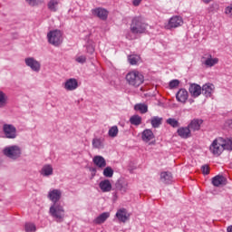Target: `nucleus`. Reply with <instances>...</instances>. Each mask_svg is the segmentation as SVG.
<instances>
[{"label": "nucleus", "mask_w": 232, "mask_h": 232, "mask_svg": "<svg viewBox=\"0 0 232 232\" xmlns=\"http://www.w3.org/2000/svg\"><path fill=\"white\" fill-rule=\"evenodd\" d=\"M148 24L146 22H144V18L142 16H134L131 19L130 31L134 35L140 34H146V28Z\"/></svg>", "instance_id": "f257e3e1"}, {"label": "nucleus", "mask_w": 232, "mask_h": 232, "mask_svg": "<svg viewBox=\"0 0 232 232\" xmlns=\"http://www.w3.org/2000/svg\"><path fill=\"white\" fill-rule=\"evenodd\" d=\"M65 213L63 203L53 204L49 208V215L58 223L64 222Z\"/></svg>", "instance_id": "f03ea898"}, {"label": "nucleus", "mask_w": 232, "mask_h": 232, "mask_svg": "<svg viewBox=\"0 0 232 232\" xmlns=\"http://www.w3.org/2000/svg\"><path fill=\"white\" fill-rule=\"evenodd\" d=\"M126 81L130 86L139 88L144 82V75L139 71H131L126 75Z\"/></svg>", "instance_id": "7ed1b4c3"}, {"label": "nucleus", "mask_w": 232, "mask_h": 232, "mask_svg": "<svg viewBox=\"0 0 232 232\" xmlns=\"http://www.w3.org/2000/svg\"><path fill=\"white\" fill-rule=\"evenodd\" d=\"M211 153L213 155H217L218 157H220L222 155V152L224 151V138L218 137L216 140H213V142L210 145L209 148Z\"/></svg>", "instance_id": "20e7f679"}, {"label": "nucleus", "mask_w": 232, "mask_h": 232, "mask_svg": "<svg viewBox=\"0 0 232 232\" xmlns=\"http://www.w3.org/2000/svg\"><path fill=\"white\" fill-rule=\"evenodd\" d=\"M47 39L50 44L61 46L63 44V34L59 30L50 31L47 34Z\"/></svg>", "instance_id": "39448f33"}, {"label": "nucleus", "mask_w": 232, "mask_h": 232, "mask_svg": "<svg viewBox=\"0 0 232 232\" xmlns=\"http://www.w3.org/2000/svg\"><path fill=\"white\" fill-rule=\"evenodd\" d=\"M3 153L5 157H8V159L15 160L21 157V148L17 145H12L5 148Z\"/></svg>", "instance_id": "423d86ee"}, {"label": "nucleus", "mask_w": 232, "mask_h": 232, "mask_svg": "<svg viewBox=\"0 0 232 232\" xmlns=\"http://www.w3.org/2000/svg\"><path fill=\"white\" fill-rule=\"evenodd\" d=\"M2 130L5 139H17V128L13 124L5 123Z\"/></svg>", "instance_id": "0eeeda50"}, {"label": "nucleus", "mask_w": 232, "mask_h": 232, "mask_svg": "<svg viewBox=\"0 0 232 232\" xmlns=\"http://www.w3.org/2000/svg\"><path fill=\"white\" fill-rule=\"evenodd\" d=\"M182 24H184L182 17L175 15L172 16L167 24H165V30H175V28H179V26H182Z\"/></svg>", "instance_id": "6e6552de"}, {"label": "nucleus", "mask_w": 232, "mask_h": 232, "mask_svg": "<svg viewBox=\"0 0 232 232\" xmlns=\"http://www.w3.org/2000/svg\"><path fill=\"white\" fill-rule=\"evenodd\" d=\"M47 197L49 200H52L53 204H62L61 198L63 197V192L61 189L50 190Z\"/></svg>", "instance_id": "1a4fd4ad"}, {"label": "nucleus", "mask_w": 232, "mask_h": 232, "mask_svg": "<svg viewBox=\"0 0 232 232\" xmlns=\"http://www.w3.org/2000/svg\"><path fill=\"white\" fill-rule=\"evenodd\" d=\"M188 92L194 99L202 95V87L197 83H189Z\"/></svg>", "instance_id": "9d476101"}, {"label": "nucleus", "mask_w": 232, "mask_h": 232, "mask_svg": "<svg viewBox=\"0 0 232 232\" xmlns=\"http://www.w3.org/2000/svg\"><path fill=\"white\" fill-rule=\"evenodd\" d=\"M63 88L67 90V92H73V90H77L79 88V82L75 78L68 79L64 82Z\"/></svg>", "instance_id": "9b49d317"}, {"label": "nucleus", "mask_w": 232, "mask_h": 232, "mask_svg": "<svg viewBox=\"0 0 232 232\" xmlns=\"http://www.w3.org/2000/svg\"><path fill=\"white\" fill-rule=\"evenodd\" d=\"M92 15L99 17V19H102V21H106V19H108V10L102 7H97L95 9H92Z\"/></svg>", "instance_id": "f8f14e48"}, {"label": "nucleus", "mask_w": 232, "mask_h": 232, "mask_svg": "<svg viewBox=\"0 0 232 232\" xmlns=\"http://www.w3.org/2000/svg\"><path fill=\"white\" fill-rule=\"evenodd\" d=\"M116 191H120L122 195L128 191V181L124 179H120L115 183Z\"/></svg>", "instance_id": "ddd939ff"}, {"label": "nucleus", "mask_w": 232, "mask_h": 232, "mask_svg": "<svg viewBox=\"0 0 232 232\" xmlns=\"http://www.w3.org/2000/svg\"><path fill=\"white\" fill-rule=\"evenodd\" d=\"M202 60L204 61V65L208 66L209 68L215 66V64H218V58H213L210 53L205 54L202 57Z\"/></svg>", "instance_id": "4468645a"}, {"label": "nucleus", "mask_w": 232, "mask_h": 232, "mask_svg": "<svg viewBox=\"0 0 232 232\" xmlns=\"http://www.w3.org/2000/svg\"><path fill=\"white\" fill-rule=\"evenodd\" d=\"M202 124H204V120L193 119L188 126L191 131H200Z\"/></svg>", "instance_id": "2eb2a0df"}, {"label": "nucleus", "mask_w": 232, "mask_h": 232, "mask_svg": "<svg viewBox=\"0 0 232 232\" xmlns=\"http://www.w3.org/2000/svg\"><path fill=\"white\" fill-rule=\"evenodd\" d=\"M116 218L119 222H123L124 224L130 220V214H128V210H126V208H120L116 213Z\"/></svg>", "instance_id": "dca6fc26"}, {"label": "nucleus", "mask_w": 232, "mask_h": 232, "mask_svg": "<svg viewBox=\"0 0 232 232\" xmlns=\"http://www.w3.org/2000/svg\"><path fill=\"white\" fill-rule=\"evenodd\" d=\"M189 97V93L186 89H179V92L176 93V99L179 102H182L183 104L186 103Z\"/></svg>", "instance_id": "f3484780"}, {"label": "nucleus", "mask_w": 232, "mask_h": 232, "mask_svg": "<svg viewBox=\"0 0 232 232\" xmlns=\"http://www.w3.org/2000/svg\"><path fill=\"white\" fill-rule=\"evenodd\" d=\"M212 184L216 188L226 186L227 184V179H226L224 176L218 175L212 179Z\"/></svg>", "instance_id": "a211bd4d"}, {"label": "nucleus", "mask_w": 232, "mask_h": 232, "mask_svg": "<svg viewBox=\"0 0 232 232\" xmlns=\"http://www.w3.org/2000/svg\"><path fill=\"white\" fill-rule=\"evenodd\" d=\"M177 133L181 139H189V137H191V130L188 125V127L179 128Z\"/></svg>", "instance_id": "6ab92c4d"}, {"label": "nucleus", "mask_w": 232, "mask_h": 232, "mask_svg": "<svg viewBox=\"0 0 232 232\" xmlns=\"http://www.w3.org/2000/svg\"><path fill=\"white\" fill-rule=\"evenodd\" d=\"M213 90H215V85H213L212 83H206L201 87V93L207 98L211 97Z\"/></svg>", "instance_id": "aec40b11"}, {"label": "nucleus", "mask_w": 232, "mask_h": 232, "mask_svg": "<svg viewBox=\"0 0 232 232\" xmlns=\"http://www.w3.org/2000/svg\"><path fill=\"white\" fill-rule=\"evenodd\" d=\"M141 139L144 142H150V140H153V139H155V134H153L152 130L146 129L141 133Z\"/></svg>", "instance_id": "412c9836"}, {"label": "nucleus", "mask_w": 232, "mask_h": 232, "mask_svg": "<svg viewBox=\"0 0 232 232\" xmlns=\"http://www.w3.org/2000/svg\"><path fill=\"white\" fill-rule=\"evenodd\" d=\"M30 68L35 73H39L41 72V62L35 60V58H30Z\"/></svg>", "instance_id": "4be33fe9"}, {"label": "nucleus", "mask_w": 232, "mask_h": 232, "mask_svg": "<svg viewBox=\"0 0 232 232\" xmlns=\"http://www.w3.org/2000/svg\"><path fill=\"white\" fill-rule=\"evenodd\" d=\"M99 186L100 189H102L103 193H108L111 191V182H110V179L102 180Z\"/></svg>", "instance_id": "5701e85b"}, {"label": "nucleus", "mask_w": 232, "mask_h": 232, "mask_svg": "<svg viewBox=\"0 0 232 232\" xmlns=\"http://www.w3.org/2000/svg\"><path fill=\"white\" fill-rule=\"evenodd\" d=\"M92 162L97 168H106V160L102 156H94Z\"/></svg>", "instance_id": "b1692460"}, {"label": "nucleus", "mask_w": 232, "mask_h": 232, "mask_svg": "<svg viewBox=\"0 0 232 232\" xmlns=\"http://www.w3.org/2000/svg\"><path fill=\"white\" fill-rule=\"evenodd\" d=\"M160 180L164 184H171L173 181V176L171 175V172H161Z\"/></svg>", "instance_id": "393cba45"}, {"label": "nucleus", "mask_w": 232, "mask_h": 232, "mask_svg": "<svg viewBox=\"0 0 232 232\" xmlns=\"http://www.w3.org/2000/svg\"><path fill=\"white\" fill-rule=\"evenodd\" d=\"M108 218H110L109 212H103L95 218L94 222L95 224H104Z\"/></svg>", "instance_id": "a878e982"}, {"label": "nucleus", "mask_w": 232, "mask_h": 232, "mask_svg": "<svg viewBox=\"0 0 232 232\" xmlns=\"http://www.w3.org/2000/svg\"><path fill=\"white\" fill-rule=\"evenodd\" d=\"M150 124H151L152 128H160V125L162 124V118H160L159 116H153L150 119Z\"/></svg>", "instance_id": "bb28decb"}, {"label": "nucleus", "mask_w": 232, "mask_h": 232, "mask_svg": "<svg viewBox=\"0 0 232 232\" xmlns=\"http://www.w3.org/2000/svg\"><path fill=\"white\" fill-rule=\"evenodd\" d=\"M42 175L44 177H50V175H53V168H52V165H45L42 169Z\"/></svg>", "instance_id": "cd10ccee"}, {"label": "nucleus", "mask_w": 232, "mask_h": 232, "mask_svg": "<svg viewBox=\"0 0 232 232\" xmlns=\"http://www.w3.org/2000/svg\"><path fill=\"white\" fill-rule=\"evenodd\" d=\"M130 122L133 126H140V124H142V117L139 115H133L130 118Z\"/></svg>", "instance_id": "c85d7f7f"}, {"label": "nucleus", "mask_w": 232, "mask_h": 232, "mask_svg": "<svg viewBox=\"0 0 232 232\" xmlns=\"http://www.w3.org/2000/svg\"><path fill=\"white\" fill-rule=\"evenodd\" d=\"M134 110L140 113H148V105H146V103H137L134 106Z\"/></svg>", "instance_id": "c756f323"}, {"label": "nucleus", "mask_w": 232, "mask_h": 232, "mask_svg": "<svg viewBox=\"0 0 232 232\" xmlns=\"http://www.w3.org/2000/svg\"><path fill=\"white\" fill-rule=\"evenodd\" d=\"M58 5V0H50L47 4L48 10H50V12H57Z\"/></svg>", "instance_id": "7c9ffc66"}, {"label": "nucleus", "mask_w": 232, "mask_h": 232, "mask_svg": "<svg viewBox=\"0 0 232 232\" xmlns=\"http://www.w3.org/2000/svg\"><path fill=\"white\" fill-rule=\"evenodd\" d=\"M223 148L228 151H232V138H223Z\"/></svg>", "instance_id": "2f4dec72"}, {"label": "nucleus", "mask_w": 232, "mask_h": 232, "mask_svg": "<svg viewBox=\"0 0 232 232\" xmlns=\"http://www.w3.org/2000/svg\"><path fill=\"white\" fill-rule=\"evenodd\" d=\"M128 61H129L130 64L135 65V64H137V63H139L140 61V56H139L137 54H130L128 56Z\"/></svg>", "instance_id": "473e14b6"}, {"label": "nucleus", "mask_w": 232, "mask_h": 232, "mask_svg": "<svg viewBox=\"0 0 232 232\" xmlns=\"http://www.w3.org/2000/svg\"><path fill=\"white\" fill-rule=\"evenodd\" d=\"M8 101V96L3 91H0V108H5Z\"/></svg>", "instance_id": "72a5a7b5"}, {"label": "nucleus", "mask_w": 232, "mask_h": 232, "mask_svg": "<svg viewBox=\"0 0 232 232\" xmlns=\"http://www.w3.org/2000/svg\"><path fill=\"white\" fill-rule=\"evenodd\" d=\"M166 122L172 128H179L180 127V123L179 122V121L175 120V118H169L166 121Z\"/></svg>", "instance_id": "f704fd0d"}, {"label": "nucleus", "mask_w": 232, "mask_h": 232, "mask_svg": "<svg viewBox=\"0 0 232 232\" xmlns=\"http://www.w3.org/2000/svg\"><path fill=\"white\" fill-rule=\"evenodd\" d=\"M113 169H111V167H106L103 169V175L107 178V179H111V177H113Z\"/></svg>", "instance_id": "c9c22d12"}, {"label": "nucleus", "mask_w": 232, "mask_h": 232, "mask_svg": "<svg viewBox=\"0 0 232 232\" xmlns=\"http://www.w3.org/2000/svg\"><path fill=\"white\" fill-rule=\"evenodd\" d=\"M108 134H109V137H112V138L117 137V135H119V128L117 126H112L109 130Z\"/></svg>", "instance_id": "e433bc0d"}, {"label": "nucleus", "mask_w": 232, "mask_h": 232, "mask_svg": "<svg viewBox=\"0 0 232 232\" xmlns=\"http://www.w3.org/2000/svg\"><path fill=\"white\" fill-rule=\"evenodd\" d=\"M92 146L93 148H96L98 150H101V148H102V140H101V139H93L92 140Z\"/></svg>", "instance_id": "4c0bfd02"}, {"label": "nucleus", "mask_w": 232, "mask_h": 232, "mask_svg": "<svg viewBox=\"0 0 232 232\" xmlns=\"http://www.w3.org/2000/svg\"><path fill=\"white\" fill-rule=\"evenodd\" d=\"M86 52L87 53H90L91 55H93L95 53V45L89 44L86 45Z\"/></svg>", "instance_id": "58836bf2"}, {"label": "nucleus", "mask_w": 232, "mask_h": 232, "mask_svg": "<svg viewBox=\"0 0 232 232\" xmlns=\"http://www.w3.org/2000/svg\"><path fill=\"white\" fill-rule=\"evenodd\" d=\"M179 84H180V81L172 80L169 82V86L170 90H173L175 88H179Z\"/></svg>", "instance_id": "ea45409f"}, {"label": "nucleus", "mask_w": 232, "mask_h": 232, "mask_svg": "<svg viewBox=\"0 0 232 232\" xmlns=\"http://www.w3.org/2000/svg\"><path fill=\"white\" fill-rule=\"evenodd\" d=\"M76 63H79L80 64H84L86 63V56L85 55H81L77 56L75 58Z\"/></svg>", "instance_id": "a19ab883"}, {"label": "nucleus", "mask_w": 232, "mask_h": 232, "mask_svg": "<svg viewBox=\"0 0 232 232\" xmlns=\"http://www.w3.org/2000/svg\"><path fill=\"white\" fill-rule=\"evenodd\" d=\"M44 3L43 0H30V6H39Z\"/></svg>", "instance_id": "79ce46f5"}, {"label": "nucleus", "mask_w": 232, "mask_h": 232, "mask_svg": "<svg viewBox=\"0 0 232 232\" xmlns=\"http://www.w3.org/2000/svg\"><path fill=\"white\" fill-rule=\"evenodd\" d=\"M218 9V4H212L211 5H209L208 7V13L211 14L213 12H217V10Z\"/></svg>", "instance_id": "37998d69"}, {"label": "nucleus", "mask_w": 232, "mask_h": 232, "mask_svg": "<svg viewBox=\"0 0 232 232\" xmlns=\"http://www.w3.org/2000/svg\"><path fill=\"white\" fill-rule=\"evenodd\" d=\"M209 165H203L201 167V171L203 173V175H209Z\"/></svg>", "instance_id": "c03bdc74"}, {"label": "nucleus", "mask_w": 232, "mask_h": 232, "mask_svg": "<svg viewBox=\"0 0 232 232\" xmlns=\"http://www.w3.org/2000/svg\"><path fill=\"white\" fill-rule=\"evenodd\" d=\"M30 231H31V232H35V231H37V227H35L34 224H31V225H30Z\"/></svg>", "instance_id": "a18cd8bd"}, {"label": "nucleus", "mask_w": 232, "mask_h": 232, "mask_svg": "<svg viewBox=\"0 0 232 232\" xmlns=\"http://www.w3.org/2000/svg\"><path fill=\"white\" fill-rule=\"evenodd\" d=\"M141 2L142 0H133L132 1L133 6H139V5H140Z\"/></svg>", "instance_id": "49530a36"}, {"label": "nucleus", "mask_w": 232, "mask_h": 232, "mask_svg": "<svg viewBox=\"0 0 232 232\" xmlns=\"http://www.w3.org/2000/svg\"><path fill=\"white\" fill-rule=\"evenodd\" d=\"M227 126L232 130V120H227L226 122Z\"/></svg>", "instance_id": "de8ad7c7"}, {"label": "nucleus", "mask_w": 232, "mask_h": 232, "mask_svg": "<svg viewBox=\"0 0 232 232\" xmlns=\"http://www.w3.org/2000/svg\"><path fill=\"white\" fill-rule=\"evenodd\" d=\"M25 231L30 232V224L28 223L25 224Z\"/></svg>", "instance_id": "09e8293b"}, {"label": "nucleus", "mask_w": 232, "mask_h": 232, "mask_svg": "<svg viewBox=\"0 0 232 232\" xmlns=\"http://www.w3.org/2000/svg\"><path fill=\"white\" fill-rule=\"evenodd\" d=\"M25 64H26L27 66H30V58H26V59H25Z\"/></svg>", "instance_id": "8fccbe9b"}, {"label": "nucleus", "mask_w": 232, "mask_h": 232, "mask_svg": "<svg viewBox=\"0 0 232 232\" xmlns=\"http://www.w3.org/2000/svg\"><path fill=\"white\" fill-rule=\"evenodd\" d=\"M203 3H205L206 5H209V3H211V1L213 0H202Z\"/></svg>", "instance_id": "3c124183"}, {"label": "nucleus", "mask_w": 232, "mask_h": 232, "mask_svg": "<svg viewBox=\"0 0 232 232\" xmlns=\"http://www.w3.org/2000/svg\"><path fill=\"white\" fill-rule=\"evenodd\" d=\"M227 232H232V225L229 226V227H227Z\"/></svg>", "instance_id": "603ef678"}, {"label": "nucleus", "mask_w": 232, "mask_h": 232, "mask_svg": "<svg viewBox=\"0 0 232 232\" xmlns=\"http://www.w3.org/2000/svg\"><path fill=\"white\" fill-rule=\"evenodd\" d=\"M188 102H190V103H191V102H195V101H193V99H189V100H188Z\"/></svg>", "instance_id": "864d4df0"}, {"label": "nucleus", "mask_w": 232, "mask_h": 232, "mask_svg": "<svg viewBox=\"0 0 232 232\" xmlns=\"http://www.w3.org/2000/svg\"><path fill=\"white\" fill-rule=\"evenodd\" d=\"M114 197L117 198V193H114Z\"/></svg>", "instance_id": "5fc2aeb1"}, {"label": "nucleus", "mask_w": 232, "mask_h": 232, "mask_svg": "<svg viewBox=\"0 0 232 232\" xmlns=\"http://www.w3.org/2000/svg\"><path fill=\"white\" fill-rule=\"evenodd\" d=\"M26 1V3H30V0H25Z\"/></svg>", "instance_id": "6e6d98bb"}, {"label": "nucleus", "mask_w": 232, "mask_h": 232, "mask_svg": "<svg viewBox=\"0 0 232 232\" xmlns=\"http://www.w3.org/2000/svg\"><path fill=\"white\" fill-rule=\"evenodd\" d=\"M92 171H97V170L95 169H93Z\"/></svg>", "instance_id": "4d7b16f0"}]
</instances>
